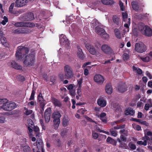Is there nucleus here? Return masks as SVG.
<instances>
[{"label":"nucleus","mask_w":152,"mask_h":152,"mask_svg":"<svg viewBox=\"0 0 152 152\" xmlns=\"http://www.w3.org/2000/svg\"><path fill=\"white\" fill-rule=\"evenodd\" d=\"M77 85H75L73 84H70L67 86V88L69 90V94L73 97H74L76 94V88L77 87L78 88L77 89V93L80 96H81V87L82 83V79L80 78L77 81Z\"/></svg>","instance_id":"1"},{"label":"nucleus","mask_w":152,"mask_h":152,"mask_svg":"<svg viewBox=\"0 0 152 152\" xmlns=\"http://www.w3.org/2000/svg\"><path fill=\"white\" fill-rule=\"evenodd\" d=\"M2 104L3 105L0 107V110L2 109L4 110L9 111L14 109L16 107L15 103L9 102L7 99H0V104Z\"/></svg>","instance_id":"2"},{"label":"nucleus","mask_w":152,"mask_h":152,"mask_svg":"<svg viewBox=\"0 0 152 152\" xmlns=\"http://www.w3.org/2000/svg\"><path fill=\"white\" fill-rule=\"evenodd\" d=\"M138 26L139 30L143 34L148 37L152 35V30L149 26L142 23H139Z\"/></svg>","instance_id":"3"},{"label":"nucleus","mask_w":152,"mask_h":152,"mask_svg":"<svg viewBox=\"0 0 152 152\" xmlns=\"http://www.w3.org/2000/svg\"><path fill=\"white\" fill-rule=\"evenodd\" d=\"M61 116L59 111L55 110L53 113L52 118L53 119V127L55 129L58 128L60 121V118Z\"/></svg>","instance_id":"4"},{"label":"nucleus","mask_w":152,"mask_h":152,"mask_svg":"<svg viewBox=\"0 0 152 152\" xmlns=\"http://www.w3.org/2000/svg\"><path fill=\"white\" fill-rule=\"evenodd\" d=\"M28 51V48L26 47H24L23 46H20L18 47L15 56L18 60L21 59L22 58V54L24 53H27Z\"/></svg>","instance_id":"5"},{"label":"nucleus","mask_w":152,"mask_h":152,"mask_svg":"<svg viewBox=\"0 0 152 152\" xmlns=\"http://www.w3.org/2000/svg\"><path fill=\"white\" fill-rule=\"evenodd\" d=\"M123 21L125 23L124 26L126 28L124 29L125 32H127L129 31V26L130 24V18H128V15L126 12H123L122 13Z\"/></svg>","instance_id":"6"},{"label":"nucleus","mask_w":152,"mask_h":152,"mask_svg":"<svg viewBox=\"0 0 152 152\" xmlns=\"http://www.w3.org/2000/svg\"><path fill=\"white\" fill-rule=\"evenodd\" d=\"M35 61L34 56L33 54H30L27 56L25 58L23 63L28 66H32Z\"/></svg>","instance_id":"7"},{"label":"nucleus","mask_w":152,"mask_h":152,"mask_svg":"<svg viewBox=\"0 0 152 152\" xmlns=\"http://www.w3.org/2000/svg\"><path fill=\"white\" fill-rule=\"evenodd\" d=\"M64 70L65 78L68 79L73 77L72 70L70 66L68 65H66L64 67Z\"/></svg>","instance_id":"8"},{"label":"nucleus","mask_w":152,"mask_h":152,"mask_svg":"<svg viewBox=\"0 0 152 152\" xmlns=\"http://www.w3.org/2000/svg\"><path fill=\"white\" fill-rule=\"evenodd\" d=\"M135 46V50L139 53H142L146 50V46L143 44L137 43Z\"/></svg>","instance_id":"9"},{"label":"nucleus","mask_w":152,"mask_h":152,"mask_svg":"<svg viewBox=\"0 0 152 152\" xmlns=\"http://www.w3.org/2000/svg\"><path fill=\"white\" fill-rule=\"evenodd\" d=\"M15 25L17 27H26L31 28L35 26L34 24L31 22H19L16 23Z\"/></svg>","instance_id":"10"},{"label":"nucleus","mask_w":152,"mask_h":152,"mask_svg":"<svg viewBox=\"0 0 152 152\" xmlns=\"http://www.w3.org/2000/svg\"><path fill=\"white\" fill-rule=\"evenodd\" d=\"M94 80L97 84H102L104 81V77L99 74H96L94 77Z\"/></svg>","instance_id":"11"},{"label":"nucleus","mask_w":152,"mask_h":152,"mask_svg":"<svg viewBox=\"0 0 152 152\" xmlns=\"http://www.w3.org/2000/svg\"><path fill=\"white\" fill-rule=\"evenodd\" d=\"M52 112L51 108L49 107L45 110L44 113V118L45 122H49L50 119L51 114Z\"/></svg>","instance_id":"12"},{"label":"nucleus","mask_w":152,"mask_h":152,"mask_svg":"<svg viewBox=\"0 0 152 152\" xmlns=\"http://www.w3.org/2000/svg\"><path fill=\"white\" fill-rule=\"evenodd\" d=\"M60 42L61 45L69 46V42L66 37L64 34H61L59 36Z\"/></svg>","instance_id":"13"},{"label":"nucleus","mask_w":152,"mask_h":152,"mask_svg":"<svg viewBox=\"0 0 152 152\" xmlns=\"http://www.w3.org/2000/svg\"><path fill=\"white\" fill-rule=\"evenodd\" d=\"M86 47L91 54L93 55H97V52L93 45L87 43L86 45Z\"/></svg>","instance_id":"14"},{"label":"nucleus","mask_w":152,"mask_h":152,"mask_svg":"<svg viewBox=\"0 0 152 152\" xmlns=\"http://www.w3.org/2000/svg\"><path fill=\"white\" fill-rule=\"evenodd\" d=\"M97 104L100 107H104L107 105V101L104 97L100 96L97 100Z\"/></svg>","instance_id":"15"},{"label":"nucleus","mask_w":152,"mask_h":152,"mask_svg":"<svg viewBox=\"0 0 152 152\" xmlns=\"http://www.w3.org/2000/svg\"><path fill=\"white\" fill-rule=\"evenodd\" d=\"M27 0H16L15 2L16 7L20 8L25 5L28 3Z\"/></svg>","instance_id":"16"},{"label":"nucleus","mask_w":152,"mask_h":152,"mask_svg":"<svg viewBox=\"0 0 152 152\" xmlns=\"http://www.w3.org/2000/svg\"><path fill=\"white\" fill-rule=\"evenodd\" d=\"M101 49L102 51L104 53L109 54L112 53L113 50L112 48L107 45H102Z\"/></svg>","instance_id":"17"},{"label":"nucleus","mask_w":152,"mask_h":152,"mask_svg":"<svg viewBox=\"0 0 152 152\" xmlns=\"http://www.w3.org/2000/svg\"><path fill=\"white\" fill-rule=\"evenodd\" d=\"M37 140L36 143H34V146H36L38 150L41 149L43 147V144L42 140L40 138L37 137Z\"/></svg>","instance_id":"18"},{"label":"nucleus","mask_w":152,"mask_h":152,"mask_svg":"<svg viewBox=\"0 0 152 152\" xmlns=\"http://www.w3.org/2000/svg\"><path fill=\"white\" fill-rule=\"evenodd\" d=\"M29 31V30L27 28H19L15 30V32L17 34H27Z\"/></svg>","instance_id":"19"},{"label":"nucleus","mask_w":152,"mask_h":152,"mask_svg":"<svg viewBox=\"0 0 152 152\" xmlns=\"http://www.w3.org/2000/svg\"><path fill=\"white\" fill-rule=\"evenodd\" d=\"M106 92L108 94H110L113 92V89L112 86L110 84H107L105 87Z\"/></svg>","instance_id":"20"},{"label":"nucleus","mask_w":152,"mask_h":152,"mask_svg":"<svg viewBox=\"0 0 152 152\" xmlns=\"http://www.w3.org/2000/svg\"><path fill=\"white\" fill-rule=\"evenodd\" d=\"M127 86L125 84L122 85H119L118 87V90L121 93H123L126 91Z\"/></svg>","instance_id":"21"},{"label":"nucleus","mask_w":152,"mask_h":152,"mask_svg":"<svg viewBox=\"0 0 152 152\" xmlns=\"http://www.w3.org/2000/svg\"><path fill=\"white\" fill-rule=\"evenodd\" d=\"M77 56L80 59H83L84 58V55L82 49L80 46L77 47Z\"/></svg>","instance_id":"22"},{"label":"nucleus","mask_w":152,"mask_h":152,"mask_svg":"<svg viewBox=\"0 0 152 152\" xmlns=\"http://www.w3.org/2000/svg\"><path fill=\"white\" fill-rule=\"evenodd\" d=\"M134 113V111L132 109L130 108H127L125 111V114L127 115H133Z\"/></svg>","instance_id":"23"},{"label":"nucleus","mask_w":152,"mask_h":152,"mask_svg":"<svg viewBox=\"0 0 152 152\" xmlns=\"http://www.w3.org/2000/svg\"><path fill=\"white\" fill-rule=\"evenodd\" d=\"M94 30L95 32L100 36L102 33L104 32V29L100 28L99 26H96L95 27Z\"/></svg>","instance_id":"24"},{"label":"nucleus","mask_w":152,"mask_h":152,"mask_svg":"<svg viewBox=\"0 0 152 152\" xmlns=\"http://www.w3.org/2000/svg\"><path fill=\"white\" fill-rule=\"evenodd\" d=\"M102 3L106 5H112L115 3L113 0H101Z\"/></svg>","instance_id":"25"},{"label":"nucleus","mask_w":152,"mask_h":152,"mask_svg":"<svg viewBox=\"0 0 152 152\" xmlns=\"http://www.w3.org/2000/svg\"><path fill=\"white\" fill-rule=\"evenodd\" d=\"M11 67L16 69H22V66L18 65L14 61H12L11 62Z\"/></svg>","instance_id":"26"},{"label":"nucleus","mask_w":152,"mask_h":152,"mask_svg":"<svg viewBox=\"0 0 152 152\" xmlns=\"http://www.w3.org/2000/svg\"><path fill=\"white\" fill-rule=\"evenodd\" d=\"M124 134H121L120 136V140L119 138L118 139V140L119 142L120 143V145L121 147H122L123 148H125L124 147L122 143L121 142V140L123 141H126V137L124 136Z\"/></svg>","instance_id":"27"},{"label":"nucleus","mask_w":152,"mask_h":152,"mask_svg":"<svg viewBox=\"0 0 152 152\" xmlns=\"http://www.w3.org/2000/svg\"><path fill=\"white\" fill-rule=\"evenodd\" d=\"M152 107V102L151 99H149L148 100V103L145 105L144 109L146 110H148L150 107Z\"/></svg>","instance_id":"28"},{"label":"nucleus","mask_w":152,"mask_h":152,"mask_svg":"<svg viewBox=\"0 0 152 152\" xmlns=\"http://www.w3.org/2000/svg\"><path fill=\"white\" fill-rule=\"evenodd\" d=\"M132 5L133 10L135 11H137L140 10L138 7V3L137 2L132 1L131 3Z\"/></svg>","instance_id":"29"},{"label":"nucleus","mask_w":152,"mask_h":152,"mask_svg":"<svg viewBox=\"0 0 152 152\" xmlns=\"http://www.w3.org/2000/svg\"><path fill=\"white\" fill-rule=\"evenodd\" d=\"M106 115V113H102L100 115H98V116L99 118H100V119L102 120V121L103 122L106 123L107 122V119L105 117Z\"/></svg>","instance_id":"30"},{"label":"nucleus","mask_w":152,"mask_h":152,"mask_svg":"<svg viewBox=\"0 0 152 152\" xmlns=\"http://www.w3.org/2000/svg\"><path fill=\"white\" fill-rule=\"evenodd\" d=\"M112 107L114 108V110L117 112H120L121 111V109L120 107L117 103H113L112 104Z\"/></svg>","instance_id":"31"},{"label":"nucleus","mask_w":152,"mask_h":152,"mask_svg":"<svg viewBox=\"0 0 152 152\" xmlns=\"http://www.w3.org/2000/svg\"><path fill=\"white\" fill-rule=\"evenodd\" d=\"M69 119L67 116H64L62 121V124L64 126L66 127L68 125Z\"/></svg>","instance_id":"32"},{"label":"nucleus","mask_w":152,"mask_h":152,"mask_svg":"<svg viewBox=\"0 0 152 152\" xmlns=\"http://www.w3.org/2000/svg\"><path fill=\"white\" fill-rule=\"evenodd\" d=\"M132 69L133 71L138 74L141 75L142 73V70L138 67H136L134 66H133Z\"/></svg>","instance_id":"33"},{"label":"nucleus","mask_w":152,"mask_h":152,"mask_svg":"<svg viewBox=\"0 0 152 152\" xmlns=\"http://www.w3.org/2000/svg\"><path fill=\"white\" fill-rule=\"evenodd\" d=\"M52 102L55 106H60L61 105V103L59 101L55 98H52Z\"/></svg>","instance_id":"34"},{"label":"nucleus","mask_w":152,"mask_h":152,"mask_svg":"<svg viewBox=\"0 0 152 152\" xmlns=\"http://www.w3.org/2000/svg\"><path fill=\"white\" fill-rule=\"evenodd\" d=\"M99 23L96 19H94L91 22V27L92 28L99 26Z\"/></svg>","instance_id":"35"},{"label":"nucleus","mask_w":152,"mask_h":152,"mask_svg":"<svg viewBox=\"0 0 152 152\" xmlns=\"http://www.w3.org/2000/svg\"><path fill=\"white\" fill-rule=\"evenodd\" d=\"M34 127V130L36 132V136L37 137H39L40 136V134L39 133V128L37 126H33Z\"/></svg>","instance_id":"36"},{"label":"nucleus","mask_w":152,"mask_h":152,"mask_svg":"<svg viewBox=\"0 0 152 152\" xmlns=\"http://www.w3.org/2000/svg\"><path fill=\"white\" fill-rule=\"evenodd\" d=\"M115 33L116 37L117 38L120 39L121 38L122 36L118 29H115Z\"/></svg>","instance_id":"37"},{"label":"nucleus","mask_w":152,"mask_h":152,"mask_svg":"<svg viewBox=\"0 0 152 152\" xmlns=\"http://www.w3.org/2000/svg\"><path fill=\"white\" fill-rule=\"evenodd\" d=\"M100 36L101 37L105 39H108L109 37V34L106 33L104 30V32L102 33V34H101Z\"/></svg>","instance_id":"38"},{"label":"nucleus","mask_w":152,"mask_h":152,"mask_svg":"<svg viewBox=\"0 0 152 152\" xmlns=\"http://www.w3.org/2000/svg\"><path fill=\"white\" fill-rule=\"evenodd\" d=\"M123 58L125 61L128 59L129 58V52L127 51L124 53L123 55Z\"/></svg>","instance_id":"39"},{"label":"nucleus","mask_w":152,"mask_h":152,"mask_svg":"<svg viewBox=\"0 0 152 152\" xmlns=\"http://www.w3.org/2000/svg\"><path fill=\"white\" fill-rule=\"evenodd\" d=\"M106 141L110 144H114L115 143V141L111 137H108Z\"/></svg>","instance_id":"40"},{"label":"nucleus","mask_w":152,"mask_h":152,"mask_svg":"<svg viewBox=\"0 0 152 152\" xmlns=\"http://www.w3.org/2000/svg\"><path fill=\"white\" fill-rule=\"evenodd\" d=\"M113 22L118 25L119 22V19L116 15H114L113 17Z\"/></svg>","instance_id":"41"},{"label":"nucleus","mask_w":152,"mask_h":152,"mask_svg":"<svg viewBox=\"0 0 152 152\" xmlns=\"http://www.w3.org/2000/svg\"><path fill=\"white\" fill-rule=\"evenodd\" d=\"M144 141H139L137 142V143L138 144L140 145H143L144 146L146 145L147 144V142L146 140H143Z\"/></svg>","instance_id":"42"},{"label":"nucleus","mask_w":152,"mask_h":152,"mask_svg":"<svg viewBox=\"0 0 152 152\" xmlns=\"http://www.w3.org/2000/svg\"><path fill=\"white\" fill-rule=\"evenodd\" d=\"M110 131L112 136L115 137L118 135L116 131L113 130L112 129H111L110 130Z\"/></svg>","instance_id":"43"},{"label":"nucleus","mask_w":152,"mask_h":152,"mask_svg":"<svg viewBox=\"0 0 152 152\" xmlns=\"http://www.w3.org/2000/svg\"><path fill=\"white\" fill-rule=\"evenodd\" d=\"M15 3L13 2L11 3L9 9V11L10 13H13V9L15 5Z\"/></svg>","instance_id":"44"},{"label":"nucleus","mask_w":152,"mask_h":152,"mask_svg":"<svg viewBox=\"0 0 152 152\" xmlns=\"http://www.w3.org/2000/svg\"><path fill=\"white\" fill-rule=\"evenodd\" d=\"M140 59L143 62H148L150 60V58L148 56H146L145 57H140Z\"/></svg>","instance_id":"45"},{"label":"nucleus","mask_w":152,"mask_h":152,"mask_svg":"<svg viewBox=\"0 0 152 152\" xmlns=\"http://www.w3.org/2000/svg\"><path fill=\"white\" fill-rule=\"evenodd\" d=\"M30 150V148L28 145H25L23 147V150L24 152H29Z\"/></svg>","instance_id":"46"},{"label":"nucleus","mask_w":152,"mask_h":152,"mask_svg":"<svg viewBox=\"0 0 152 152\" xmlns=\"http://www.w3.org/2000/svg\"><path fill=\"white\" fill-rule=\"evenodd\" d=\"M1 43L4 45H6V46L7 47L8 45V43L7 42V40H6V39L4 37L2 38L1 39Z\"/></svg>","instance_id":"47"},{"label":"nucleus","mask_w":152,"mask_h":152,"mask_svg":"<svg viewBox=\"0 0 152 152\" xmlns=\"http://www.w3.org/2000/svg\"><path fill=\"white\" fill-rule=\"evenodd\" d=\"M133 128L137 131H140L141 130V127L140 126L138 125L132 124Z\"/></svg>","instance_id":"48"},{"label":"nucleus","mask_w":152,"mask_h":152,"mask_svg":"<svg viewBox=\"0 0 152 152\" xmlns=\"http://www.w3.org/2000/svg\"><path fill=\"white\" fill-rule=\"evenodd\" d=\"M38 100L39 102H42L45 101L43 98L42 93H40L39 94L37 97Z\"/></svg>","instance_id":"49"},{"label":"nucleus","mask_w":152,"mask_h":152,"mask_svg":"<svg viewBox=\"0 0 152 152\" xmlns=\"http://www.w3.org/2000/svg\"><path fill=\"white\" fill-rule=\"evenodd\" d=\"M35 93V91L34 89H33L32 90V92H31L30 98L29 99V100H33L34 99Z\"/></svg>","instance_id":"50"},{"label":"nucleus","mask_w":152,"mask_h":152,"mask_svg":"<svg viewBox=\"0 0 152 152\" xmlns=\"http://www.w3.org/2000/svg\"><path fill=\"white\" fill-rule=\"evenodd\" d=\"M67 129H63L61 132L60 134L61 136L63 137H64L66 134L67 133Z\"/></svg>","instance_id":"51"},{"label":"nucleus","mask_w":152,"mask_h":152,"mask_svg":"<svg viewBox=\"0 0 152 152\" xmlns=\"http://www.w3.org/2000/svg\"><path fill=\"white\" fill-rule=\"evenodd\" d=\"M87 110L84 108H82L81 109L79 110L77 112L79 113L82 114H83L86 113V112Z\"/></svg>","instance_id":"52"},{"label":"nucleus","mask_w":152,"mask_h":152,"mask_svg":"<svg viewBox=\"0 0 152 152\" xmlns=\"http://www.w3.org/2000/svg\"><path fill=\"white\" fill-rule=\"evenodd\" d=\"M27 123L28 124V126H31L32 128L33 127L34 124L32 121L31 119H28V120Z\"/></svg>","instance_id":"53"},{"label":"nucleus","mask_w":152,"mask_h":152,"mask_svg":"<svg viewBox=\"0 0 152 152\" xmlns=\"http://www.w3.org/2000/svg\"><path fill=\"white\" fill-rule=\"evenodd\" d=\"M125 127L124 125H117V126H115L114 128L115 129H118L124 128Z\"/></svg>","instance_id":"54"},{"label":"nucleus","mask_w":152,"mask_h":152,"mask_svg":"<svg viewBox=\"0 0 152 152\" xmlns=\"http://www.w3.org/2000/svg\"><path fill=\"white\" fill-rule=\"evenodd\" d=\"M3 19L4 20L1 22V23L3 25H4L8 22V18L5 16H4Z\"/></svg>","instance_id":"55"},{"label":"nucleus","mask_w":152,"mask_h":152,"mask_svg":"<svg viewBox=\"0 0 152 152\" xmlns=\"http://www.w3.org/2000/svg\"><path fill=\"white\" fill-rule=\"evenodd\" d=\"M142 140H146L147 142V141L152 140V136H145L143 137Z\"/></svg>","instance_id":"56"},{"label":"nucleus","mask_w":152,"mask_h":152,"mask_svg":"<svg viewBox=\"0 0 152 152\" xmlns=\"http://www.w3.org/2000/svg\"><path fill=\"white\" fill-rule=\"evenodd\" d=\"M129 146L130 147V148L132 150H135L136 148V146L135 145L130 142L129 144Z\"/></svg>","instance_id":"57"},{"label":"nucleus","mask_w":152,"mask_h":152,"mask_svg":"<svg viewBox=\"0 0 152 152\" xmlns=\"http://www.w3.org/2000/svg\"><path fill=\"white\" fill-rule=\"evenodd\" d=\"M46 104V103L45 102V101L40 102V107L42 109V111L44 110V108Z\"/></svg>","instance_id":"58"},{"label":"nucleus","mask_w":152,"mask_h":152,"mask_svg":"<svg viewBox=\"0 0 152 152\" xmlns=\"http://www.w3.org/2000/svg\"><path fill=\"white\" fill-rule=\"evenodd\" d=\"M34 19L33 15L32 13H30L28 15V18L27 19L28 20H31Z\"/></svg>","instance_id":"59"},{"label":"nucleus","mask_w":152,"mask_h":152,"mask_svg":"<svg viewBox=\"0 0 152 152\" xmlns=\"http://www.w3.org/2000/svg\"><path fill=\"white\" fill-rule=\"evenodd\" d=\"M92 136L94 139H97L99 136L98 134L96 132H93L92 133Z\"/></svg>","instance_id":"60"},{"label":"nucleus","mask_w":152,"mask_h":152,"mask_svg":"<svg viewBox=\"0 0 152 152\" xmlns=\"http://www.w3.org/2000/svg\"><path fill=\"white\" fill-rule=\"evenodd\" d=\"M119 6L120 7L121 10L122 11H124L125 10V8L124 7L123 3L121 1H119Z\"/></svg>","instance_id":"61"},{"label":"nucleus","mask_w":152,"mask_h":152,"mask_svg":"<svg viewBox=\"0 0 152 152\" xmlns=\"http://www.w3.org/2000/svg\"><path fill=\"white\" fill-rule=\"evenodd\" d=\"M121 130L119 131V133L121 134H124L126 136L127 135V133L126 132L125 130L124 129V128H122V129H120Z\"/></svg>","instance_id":"62"},{"label":"nucleus","mask_w":152,"mask_h":152,"mask_svg":"<svg viewBox=\"0 0 152 152\" xmlns=\"http://www.w3.org/2000/svg\"><path fill=\"white\" fill-rule=\"evenodd\" d=\"M140 124L145 125L146 126H149V124L147 122L145 121H142L141 120L140 122Z\"/></svg>","instance_id":"63"},{"label":"nucleus","mask_w":152,"mask_h":152,"mask_svg":"<svg viewBox=\"0 0 152 152\" xmlns=\"http://www.w3.org/2000/svg\"><path fill=\"white\" fill-rule=\"evenodd\" d=\"M32 113V111L31 110H27L25 112V114L26 115H28L31 114Z\"/></svg>","instance_id":"64"}]
</instances>
